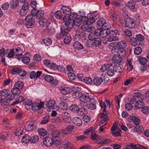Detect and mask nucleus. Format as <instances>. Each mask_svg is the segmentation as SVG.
Segmentation results:
<instances>
[{
	"label": "nucleus",
	"mask_w": 149,
	"mask_h": 149,
	"mask_svg": "<svg viewBox=\"0 0 149 149\" xmlns=\"http://www.w3.org/2000/svg\"><path fill=\"white\" fill-rule=\"evenodd\" d=\"M73 47L74 48L78 50L82 49L84 48L83 45L80 42L76 41L73 44Z\"/></svg>",
	"instance_id": "nucleus-21"
},
{
	"label": "nucleus",
	"mask_w": 149,
	"mask_h": 149,
	"mask_svg": "<svg viewBox=\"0 0 149 149\" xmlns=\"http://www.w3.org/2000/svg\"><path fill=\"white\" fill-rule=\"evenodd\" d=\"M60 134V132L57 130H52L51 133L52 137H54L58 136Z\"/></svg>",
	"instance_id": "nucleus-53"
},
{
	"label": "nucleus",
	"mask_w": 149,
	"mask_h": 149,
	"mask_svg": "<svg viewBox=\"0 0 149 149\" xmlns=\"http://www.w3.org/2000/svg\"><path fill=\"white\" fill-rule=\"evenodd\" d=\"M5 55L9 58H13L15 55L14 49H7L5 52Z\"/></svg>",
	"instance_id": "nucleus-22"
},
{
	"label": "nucleus",
	"mask_w": 149,
	"mask_h": 149,
	"mask_svg": "<svg viewBox=\"0 0 149 149\" xmlns=\"http://www.w3.org/2000/svg\"><path fill=\"white\" fill-rule=\"evenodd\" d=\"M39 139V137L37 136L34 135L32 137H31V141L32 143H35L38 141Z\"/></svg>",
	"instance_id": "nucleus-58"
},
{
	"label": "nucleus",
	"mask_w": 149,
	"mask_h": 149,
	"mask_svg": "<svg viewBox=\"0 0 149 149\" xmlns=\"http://www.w3.org/2000/svg\"><path fill=\"white\" fill-rule=\"evenodd\" d=\"M24 97L22 96H19L16 99V101L12 104V105L15 106L19 103L22 102L24 100Z\"/></svg>",
	"instance_id": "nucleus-29"
},
{
	"label": "nucleus",
	"mask_w": 149,
	"mask_h": 149,
	"mask_svg": "<svg viewBox=\"0 0 149 149\" xmlns=\"http://www.w3.org/2000/svg\"><path fill=\"white\" fill-rule=\"evenodd\" d=\"M142 51V49L139 47H136L134 50V53L136 55L140 54Z\"/></svg>",
	"instance_id": "nucleus-48"
},
{
	"label": "nucleus",
	"mask_w": 149,
	"mask_h": 149,
	"mask_svg": "<svg viewBox=\"0 0 149 149\" xmlns=\"http://www.w3.org/2000/svg\"><path fill=\"white\" fill-rule=\"evenodd\" d=\"M33 104V103H32L31 102H27L25 104V108L27 110H32Z\"/></svg>",
	"instance_id": "nucleus-47"
},
{
	"label": "nucleus",
	"mask_w": 149,
	"mask_h": 149,
	"mask_svg": "<svg viewBox=\"0 0 149 149\" xmlns=\"http://www.w3.org/2000/svg\"><path fill=\"white\" fill-rule=\"evenodd\" d=\"M8 101H11L12 100L14 99L15 97L14 95L12 93H8V94L6 95L5 97Z\"/></svg>",
	"instance_id": "nucleus-56"
},
{
	"label": "nucleus",
	"mask_w": 149,
	"mask_h": 149,
	"mask_svg": "<svg viewBox=\"0 0 149 149\" xmlns=\"http://www.w3.org/2000/svg\"><path fill=\"white\" fill-rule=\"evenodd\" d=\"M43 42L46 45L48 46L52 44V42L50 39L49 38H46L44 39Z\"/></svg>",
	"instance_id": "nucleus-52"
},
{
	"label": "nucleus",
	"mask_w": 149,
	"mask_h": 149,
	"mask_svg": "<svg viewBox=\"0 0 149 149\" xmlns=\"http://www.w3.org/2000/svg\"><path fill=\"white\" fill-rule=\"evenodd\" d=\"M44 104L43 102L33 103L32 105V110L34 111H37L42 108Z\"/></svg>",
	"instance_id": "nucleus-8"
},
{
	"label": "nucleus",
	"mask_w": 149,
	"mask_h": 149,
	"mask_svg": "<svg viewBox=\"0 0 149 149\" xmlns=\"http://www.w3.org/2000/svg\"><path fill=\"white\" fill-rule=\"evenodd\" d=\"M63 148L65 149H75L73 145L67 140H65L63 142Z\"/></svg>",
	"instance_id": "nucleus-12"
},
{
	"label": "nucleus",
	"mask_w": 149,
	"mask_h": 149,
	"mask_svg": "<svg viewBox=\"0 0 149 149\" xmlns=\"http://www.w3.org/2000/svg\"><path fill=\"white\" fill-rule=\"evenodd\" d=\"M61 10L64 14L68 16L69 15L71 12V9L68 6H63L61 8Z\"/></svg>",
	"instance_id": "nucleus-20"
},
{
	"label": "nucleus",
	"mask_w": 149,
	"mask_h": 149,
	"mask_svg": "<svg viewBox=\"0 0 149 149\" xmlns=\"http://www.w3.org/2000/svg\"><path fill=\"white\" fill-rule=\"evenodd\" d=\"M64 17H68L67 20H69V19H71V20L73 21L78 17L77 15L74 13H71L69 16H65Z\"/></svg>",
	"instance_id": "nucleus-34"
},
{
	"label": "nucleus",
	"mask_w": 149,
	"mask_h": 149,
	"mask_svg": "<svg viewBox=\"0 0 149 149\" xmlns=\"http://www.w3.org/2000/svg\"><path fill=\"white\" fill-rule=\"evenodd\" d=\"M68 17H64L63 21L65 24L63 25L61 27V33L63 36H65L68 35L70 31V29L73 27L72 22H67Z\"/></svg>",
	"instance_id": "nucleus-1"
},
{
	"label": "nucleus",
	"mask_w": 149,
	"mask_h": 149,
	"mask_svg": "<svg viewBox=\"0 0 149 149\" xmlns=\"http://www.w3.org/2000/svg\"><path fill=\"white\" fill-rule=\"evenodd\" d=\"M103 28L104 29H109L111 28L110 24L108 22H106L105 19H103Z\"/></svg>",
	"instance_id": "nucleus-42"
},
{
	"label": "nucleus",
	"mask_w": 149,
	"mask_h": 149,
	"mask_svg": "<svg viewBox=\"0 0 149 149\" xmlns=\"http://www.w3.org/2000/svg\"><path fill=\"white\" fill-rule=\"evenodd\" d=\"M8 101L7 98L5 97L1 100L0 102L2 105L5 106L8 104L9 103Z\"/></svg>",
	"instance_id": "nucleus-54"
},
{
	"label": "nucleus",
	"mask_w": 149,
	"mask_h": 149,
	"mask_svg": "<svg viewBox=\"0 0 149 149\" xmlns=\"http://www.w3.org/2000/svg\"><path fill=\"white\" fill-rule=\"evenodd\" d=\"M116 42L117 45L118 46V48L124 49L127 46V42L125 40H121L119 41L118 42Z\"/></svg>",
	"instance_id": "nucleus-18"
},
{
	"label": "nucleus",
	"mask_w": 149,
	"mask_h": 149,
	"mask_svg": "<svg viewBox=\"0 0 149 149\" xmlns=\"http://www.w3.org/2000/svg\"><path fill=\"white\" fill-rule=\"evenodd\" d=\"M74 127V126L72 125H68L66 126V130H67V131L69 134L72 133Z\"/></svg>",
	"instance_id": "nucleus-59"
},
{
	"label": "nucleus",
	"mask_w": 149,
	"mask_h": 149,
	"mask_svg": "<svg viewBox=\"0 0 149 149\" xmlns=\"http://www.w3.org/2000/svg\"><path fill=\"white\" fill-rule=\"evenodd\" d=\"M41 73V71H38L36 72L34 71H32L30 72L29 77L32 79H36L40 77Z\"/></svg>",
	"instance_id": "nucleus-11"
},
{
	"label": "nucleus",
	"mask_w": 149,
	"mask_h": 149,
	"mask_svg": "<svg viewBox=\"0 0 149 149\" xmlns=\"http://www.w3.org/2000/svg\"><path fill=\"white\" fill-rule=\"evenodd\" d=\"M62 116L64 122L66 123H68L71 120V118L70 114L66 111H63L62 112Z\"/></svg>",
	"instance_id": "nucleus-10"
},
{
	"label": "nucleus",
	"mask_w": 149,
	"mask_h": 149,
	"mask_svg": "<svg viewBox=\"0 0 149 149\" xmlns=\"http://www.w3.org/2000/svg\"><path fill=\"white\" fill-rule=\"evenodd\" d=\"M49 116H46L42 118V121L40 122V123L41 125L46 124L49 122Z\"/></svg>",
	"instance_id": "nucleus-55"
},
{
	"label": "nucleus",
	"mask_w": 149,
	"mask_h": 149,
	"mask_svg": "<svg viewBox=\"0 0 149 149\" xmlns=\"http://www.w3.org/2000/svg\"><path fill=\"white\" fill-rule=\"evenodd\" d=\"M45 80L48 82L52 81L53 80V77L52 76L49 75H46L45 77Z\"/></svg>",
	"instance_id": "nucleus-63"
},
{
	"label": "nucleus",
	"mask_w": 149,
	"mask_h": 149,
	"mask_svg": "<svg viewBox=\"0 0 149 149\" xmlns=\"http://www.w3.org/2000/svg\"><path fill=\"white\" fill-rule=\"evenodd\" d=\"M72 41V38L71 37H66L64 39V41L65 43L67 44H70Z\"/></svg>",
	"instance_id": "nucleus-61"
},
{
	"label": "nucleus",
	"mask_w": 149,
	"mask_h": 149,
	"mask_svg": "<svg viewBox=\"0 0 149 149\" xmlns=\"http://www.w3.org/2000/svg\"><path fill=\"white\" fill-rule=\"evenodd\" d=\"M130 42L131 45L134 46H136L138 44L137 40L134 37H132L131 38Z\"/></svg>",
	"instance_id": "nucleus-50"
},
{
	"label": "nucleus",
	"mask_w": 149,
	"mask_h": 149,
	"mask_svg": "<svg viewBox=\"0 0 149 149\" xmlns=\"http://www.w3.org/2000/svg\"><path fill=\"white\" fill-rule=\"evenodd\" d=\"M121 130L113 125L111 128V131L112 134L115 136H121L120 132Z\"/></svg>",
	"instance_id": "nucleus-9"
},
{
	"label": "nucleus",
	"mask_w": 149,
	"mask_h": 149,
	"mask_svg": "<svg viewBox=\"0 0 149 149\" xmlns=\"http://www.w3.org/2000/svg\"><path fill=\"white\" fill-rule=\"evenodd\" d=\"M102 81V78L97 77L93 80V82L94 85L96 86H98L101 84Z\"/></svg>",
	"instance_id": "nucleus-37"
},
{
	"label": "nucleus",
	"mask_w": 149,
	"mask_h": 149,
	"mask_svg": "<svg viewBox=\"0 0 149 149\" xmlns=\"http://www.w3.org/2000/svg\"><path fill=\"white\" fill-rule=\"evenodd\" d=\"M47 20L44 18H42L39 20V22L40 25L42 26H45L47 24Z\"/></svg>",
	"instance_id": "nucleus-49"
},
{
	"label": "nucleus",
	"mask_w": 149,
	"mask_h": 149,
	"mask_svg": "<svg viewBox=\"0 0 149 149\" xmlns=\"http://www.w3.org/2000/svg\"><path fill=\"white\" fill-rule=\"evenodd\" d=\"M94 40V44L95 46L98 47L101 45V40L100 38H96Z\"/></svg>",
	"instance_id": "nucleus-46"
},
{
	"label": "nucleus",
	"mask_w": 149,
	"mask_h": 149,
	"mask_svg": "<svg viewBox=\"0 0 149 149\" xmlns=\"http://www.w3.org/2000/svg\"><path fill=\"white\" fill-rule=\"evenodd\" d=\"M112 61L115 63H120L122 61V58L120 55H115L112 58Z\"/></svg>",
	"instance_id": "nucleus-24"
},
{
	"label": "nucleus",
	"mask_w": 149,
	"mask_h": 149,
	"mask_svg": "<svg viewBox=\"0 0 149 149\" xmlns=\"http://www.w3.org/2000/svg\"><path fill=\"white\" fill-rule=\"evenodd\" d=\"M73 123L75 124L78 126H79L82 124V120L79 118L78 117H75L72 119Z\"/></svg>",
	"instance_id": "nucleus-19"
},
{
	"label": "nucleus",
	"mask_w": 149,
	"mask_h": 149,
	"mask_svg": "<svg viewBox=\"0 0 149 149\" xmlns=\"http://www.w3.org/2000/svg\"><path fill=\"white\" fill-rule=\"evenodd\" d=\"M127 6L130 9H133L135 7L136 4L135 2L132 1H130L128 3Z\"/></svg>",
	"instance_id": "nucleus-40"
},
{
	"label": "nucleus",
	"mask_w": 149,
	"mask_h": 149,
	"mask_svg": "<svg viewBox=\"0 0 149 149\" xmlns=\"http://www.w3.org/2000/svg\"><path fill=\"white\" fill-rule=\"evenodd\" d=\"M38 132L40 135L43 136H45L47 134V132L44 129H41L38 130Z\"/></svg>",
	"instance_id": "nucleus-44"
},
{
	"label": "nucleus",
	"mask_w": 149,
	"mask_h": 149,
	"mask_svg": "<svg viewBox=\"0 0 149 149\" xmlns=\"http://www.w3.org/2000/svg\"><path fill=\"white\" fill-rule=\"evenodd\" d=\"M25 20L26 22V24L28 28H30L35 23L34 19L31 15H28L26 17Z\"/></svg>",
	"instance_id": "nucleus-6"
},
{
	"label": "nucleus",
	"mask_w": 149,
	"mask_h": 149,
	"mask_svg": "<svg viewBox=\"0 0 149 149\" xmlns=\"http://www.w3.org/2000/svg\"><path fill=\"white\" fill-rule=\"evenodd\" d=\"M120 32L116 30H111L110 32V36L107 41L109 42L118 40Z\"/></svg>",
	"instance_id": "nucleus-4"
},
{
	"label": "nucleus",
	"mask_w": 149,
	"mask_h": 149,
	"mask_svg": "<svg viewBox=\"0 0 149 149\" xmlns=\"http://www.w3.org/2000/svg\"><path fill=\"white\" fill-rule=\"evenodd\" d=\"M125 22L126 26L129 28H134L136 25L135 21L132 19L130 17L126 19Z\"/></svg>",
	"instance_id": "nucleus-7"
},
{
	"label": "nucleus",
	"mask_w": 149,
	"mask_h": 149,
	"mask_svg": "<svg viewBox=\"0 0 149 149\" xmlns=\"http://www.w3.org/2000/svg\"><path fill=\"white\" fill-rule=\"evenodd\" d=\"M114 70L113 66H111L110 69H109L107 71V74L108 75L110 76H112L114 74Z\"/></svg>",
	"instance_id": "nucleus-45"
},
{
	"label": "nucleus",
	"mask_w": 149,
	"mask_h": 149,
	"mask_svg": "<svg viewBox=\"0 0 149 149\" xmlns=\"http://www.w3.org/2000/svg\"><path fill=\"white\" fill-rule=\"evenodd\" d=\"M111 66H113L111 64H105L103 65V71H104L105 70H107V71L110 69Z\"/></svg>",
	"instance_id": "nucleus-60"
},
{
	"label": "nucleus",
	"mask_w": 149,
	"mask_h": 149,
	"mask_svg": "<svg viewBox=\"0 0 149 149\" xmlns=\"http://www.w3.org/2000/svg\"><path fill=\"white\" fill-rule=\"evenodd\" d=\"M29 7V4L27 2H25L22 6V7L21 10H28Z\"/></svg>",
	"instance_id": "nucleus-62"
},
{
	"label": "nucleus",
	"mask_w": 149,
	"mask_h": 149,
	"mask_svg": "<svg viewBox=\"0 0 149 149\" xmlns=\"http://www.w3.org/2000/svg\"><path fill=\"white\" fill-rule=\"evenodd\" d=\"M24 86V84L21 81H18L15 82L14 85V87L19 88L21 89L23 88Z\"/></svg>",
	"instance_id": "nucleus-33"
},
{
	"label": "nucleus",
	"mask_w": 149,
	"mask_h": 149,
	"mask_svg": "<svg viewBox=\"0 0 149 149\" xmlns=\"http://www.w3.org/2000/svg\"><path fill=\"white\" fill-rule=\"evenodd\" d=\"M77 113L78 115L80 116H84L87 113V110L84 107L79 108Z\"/></svg>",
	"instance_id": "nucleus-23"
},
{
	"label": "nucleus",
	"mask_w": 149,
	"mask_h": 149,
	"mask_svg": "<svg viewBox=\"0 0 149 149\" xmlns=\"http://www.w3.org/2000/svg\"><path fill=\"white\" fill-rule=\"evenodd\" d=\"M79 109V107L76 104H73L70 106V110L72 112L77 113Z\"/></svg>",
	"instance_id": "nucleus-35"
},
{
	"label": "nucleus",
	"mask_w": 149,
	"mask_h": 149,
	"mask_svg": "<svg viewBox=\"0 0 149 149\" xmlns=\"http://www.w3.org/2000/svg\"><path fill=\"white\" fill-rule=\"evenodd\" d=\"M43 143L47 146H51L53 144L52 137H46L45 138L43 139Z\"/></svg>",
	"instance_id": "nucleus-16"
},
{
	"label": "nucleus",
	"mask_w": 149,
	"mask_h": 149,
	"mask_svg": "<svg viewBox=\"0 0 149 149\" xmlns=\"http://www.w3.org/2000/svg\"><path fill=\"white\" fill-rule=\"evenodd\" d=\"M59 108L63 110H65L67 109V104L64 102H62L60 103Z\"/></svg>",
	"instance_id": "nucleus-51"
},
{
	"label": "nucleus",
	"mask_w": 149,
	"mask_h": 149,
	"mask_svg": "<svg viewBox=\"0 0 149 149\" xmlns=\"http://www.w3.org/2000/svg\"><path fill=\"white\" fill-rule=\"evenodd\" d=\"M110 106V101L108 99H106L104 102V109L103 110V126L106 125L107 121L109 119V117L107 115L109 113L108 110Z\"/></svg>",
	"instance_id": "nucleus-2"
},
{
	"label": "nucleus",
	"mask_w": 149,
	"mask_h": 149,
	"mask_svg": "<svg viewBox=\"0 0 149 149\" xmlns=\"http://www.w3.org/2000/svg\"><path fill=\"white\" fill-rule=\"evenodd\" d=\"M67 22H72L73 26V25L74 24L77 26H79L81 23V19H80L79 17H77L75 19L73 20H71V19H69V20H67Z\"/></svg>",
	"instance_id": "nucleus-17"
},
{
	"label": "nucleus",
	"mask_w": 149,
	"mask_h": 149,
	"mask_svg": "<svg viewBox=\"0 0 149 149\" xmlns=\"http://www.w3.org/2000/svg\"><path fill=\"white\" fill-rule=\"evenodd\" d=\"M144 130L142 126L136 125L135 127V130L137 132H141Z\"/></svg>",
	"instance_id": "nucleus-57"
},
{
	"label": "nucleus",
	"mask_w": 149,
	"mask_h": 149,
	"mask_svg": "<svg viewBox=\"0 0 149 149\" xmlns=\"http://www.w3.org/2000/svg\"><path fill=\"white\" fill-rule=\"evenodd\" d=\"M129 120L130 122L133 121L134 124L136 125L139 124L141 121L140 119L139 118L132 115L130 116L129 118Z\"/></svg>",
	"instance_id": "nucleus-13"
},
{
	"label": "nucleus",
	"mask_w": 149,
	"mask_h": 149,
	"mask_svg": "<svg viewBox=\"0 0 149 149\" xmlns=\"http://www.w3.org/2000/svg\"><path fill=\"white\" fill-rule=\"evenodd\" d=\"M102 34V29L98 28L95 30L94 34L97 36H100Z\"/></svg>",
	"instance_id": "nucleus-41"
},
{
	"label": "nucleus",
	"mask_w": 149,
	"mask_h": 149,
	"mask_svg": "<svg viewBox=\"0 0 149 149\" xmlns=\"http://www.w3.org/2000/svg\"><path fill=\"white\" fill-rule=\"evenodd\" d=\"M141 93H137L136 95L133 96L132 98L133 100L132 103H134V101L136 102L135 107L136 109H141L144 105V103L142 101V99L141 97Z\"/></svg>",
	"instance_id": "nucleus-3"
},
{
	"label": "nucleus",
	"mask_w": 149,
	"mask_h": 149,
	"mask_svg": "<svg viewBox=\"0 0 149 149\" xmlns=\"http://www.w3.org/2000/svg\"><path fill=\"white\" fill-rule=\"evenodd\" d=\"M52 143L57 145H59L61 143L60 138L58 136L52 137Z\"/></svg>",
	"instance_id": "nucleus-25"
},
{
	"label": "nucleus",
	"mask_w": 149,
	"mask_h": 149,
	"mask_svg": "<svg viewBox=\"0 0 149 149\" xmlns=\"http://www.w3.org/2000/svg\"><path fill=\"white\" fill-rule=\"evenodd\" d=\"M96 102V100H95V102H90L91 103L87 104L86 105V107L88 109L95 110L96 109V106L95 105Z\"/></svg>",
	"instance_id": "nucleus-26"
},
{
	"label": "nucleus",
	"mask_w": 149,
	"mask_h": 149,
	"mask_svg": "<svg viewBox=\"0 0 149 149\" xmlns=\"http://www.w3.org/2000/svg\"><path fill=\"white\" fill-rule=\"evenodd\" d=\"M61 93L63 95L68 94L72 92V90L69 87H64L61 90Z\"/></svg>",
	"instance_id": "nucleus-27"
},
{
	"label": "nucleus",
	"mask_w": 149,
	"mask_h": 149,
	"mask_svg": "<svg viewBox=\"0 0 149 149\" xmlns=\"http://www.w3.org/2000/svg\"><path fill=\"white\" fill-rule=\"evenodd\" d=\"M44 11L42 10H39L38 11L36 14L35 16L37 18L40 19H41L44 15Z\"/></svg>",
	"instance_id": "nucleus-32"
},
{
	"label": "nucleus",
	"mask_w": 149,
	"mask_h": 149,
	"mask_svg": "<svg viewBox=\"0 0 149 149\" xmlns=\"http://www.w3.org/2000/svg\"><path fill=\"white\" fill-rule=\"evenodd\" d=\"M81 102L84 103H86L90 102H95V99L94 98V96L93 94H88L86 95L82 96L81 100Z\"/></svg>",
	"instance_id": "nucleus-5"
},
{
	"label": "nucleus",
	"mask_w": 149,
	"mask_h": 149,
	"mask_svg": "<svg viewBox=\"0 0 149 149\" xmlns=\"http://www.w3.org/2000/svg\"><path fill=\"white\" fill-rule=\"evenodd\" d=\"M31 137L29 135H25L22 138V141L25 143H28L29 141H31Z\"/></svg>",
	"instance_id": "nucleus-38"
},
{
	"label": "nucleus",
	"mask_w": 149,
	"mask_h": 149,
	"mask_svg": "<svg viewBox=\"0 0 149 149\" xmlns=\"http://www.w3.org/2000/svg\"><path fill=\"white\" fill-rule=\"evenodd\" d=\"M35 127H36L35 124L33 122H28L25 125L26 130L28 132L32 130Z\"/></svg>",
	"instance_id": "nucleus-14"
},
{
	"label": "nucleus",
	"mask_w": 149,
	"mask_h": 149,
	"mask_svg": "<svg viewBox=\"0 0 149 149\" xmlns=\"http://www.w3.org/2000/svg\"><path fill=\"white\" fill-rule=\"evenodd\" d=\"M83 94L80 92L79 91H76L75 92L73 93L72 94V96L74 98H79L81 100Z\"/></svg>",
	"instance_id": "nucleus-31"
},
{
	"label": "nucleus",
	"mask_w": 149,
	"mask_h": 149,
	"mask_svg": "<svg viewBox=\"0 0 149 149\" xmlns=\"http://www.w3.org/2000/svg\"><path fill=\"white\" fill-rule=\"evenodd\" d=\"M111 15L112 19L114 21L117 22L120 20V18L118 14L115 11H112Z\"/></svg>",
	"instance_id": "nucleus-28"
},
{
	"label": "nucleus",
	"mask_w": 149,
	"mask_h": 149,
	"mask_svg": "<svg viewBox=\"0 0 149 149\" xmlns=\"http://www.w3.org/2000/svg\"><path fill=\"white\" fill-rule=\"evenodd\" d=\"M54 17L58 19H60L62 17V12L60 11H57L55 12L54 14Z\"/></svg>",
	"instance_id": "nucleus-39"
},
{
	"label": "nucleus",
	"mask_w": 149,
	"mask_h": 149,
	"mask_svg": "<svg viewBox=\"0 0 149 149\" xmlns=\"http://www.w3.org/2000/svg\"><path fill=\"white\" fill-rule=\"evenodd\" d=\"M11 93L14 95H19L20 93V89L16 87H14L11 90Z\"/></svg>",
	"instance_id": "nucleus-36"
},
{
	"label": "nucleus",
	"mask_w": 149,
	"mask_h": 149,
	"mask_svg": "<svg viewBox=\"0 0 149 149\" xmlns=\"http://www.w3.org/2000/svg\"><path fill=\"white\" fill-rule=\"evenodd\" d=\"M108 47L112 51H114L118 49L116 42L110 43Z\"/></svg>",
	"instance_id": "nucleus-30"
},
{
	"label": "nucleus",
	"mask_w": 149,
	"mask_h": 149,
	"mask_svg": "<svg viewBox=\"0 0 149 149\" xmlns=\"http://www.w3.org/2000/svg\"><path fill=\"white\" fill-rule=\"evenodd\" d=\"M84 82L88 85H91L93 83L92 78L89 77H86L84 80Z\"/></svg>",
	"instance_id": "nucleus-43"
},
{
	"label": "nucleus",
	"mask_w": 149,
	"mask_h": 149,
	"mask_svg": "<svg viewBox=\"0 0 149 149\" xmlns=\"http://www.w3.org/2000/svg\"><path fill=\"white\" fill-rule=\"evenodd\" d=\"M55 102L54 100L51 99L47 102L46 105L49 110L55 109L54 107Z\"/></svg>",
	"instance_id": "nucleus-15"
},
{
	"label": "nucleus",
	"mask_w": 149,
	"mask_h": 149,
	"mask_svg": "<svg viewBox=\"0 0 149 149\" xmlns=\"http://www.w3.org/2000/svg\"><path fill=\"white\" fill-rule=\"evenodd\" d=\"M142 111L144 114H148L149 113V107H143Z\"/></svg>",
	"instance_id": "nucleus-64"
}]
</instances>
